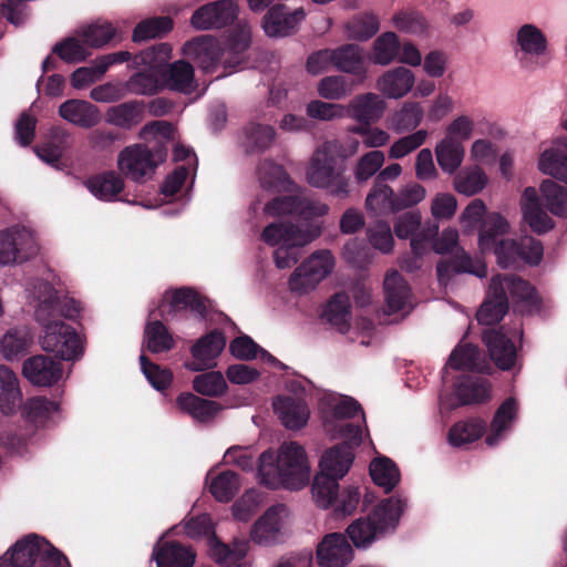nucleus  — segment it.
<instances>
[{"instance_id": "bf43d9fd", "label": "nucleus", "mask_w": 567, "mask_h": 567, "mask_svg": "<svg viewBox=\"0 0 567 567\" xmlns=\"http://www.w3.org/2000/svg\"><path fill=\"white\" fill-rule=\"evenodd\" d=\"M144 114V104L142 102H126L112 106L106 112L109 123L130 128L138 124Z\"/></svg>"}, {"instance_id": "bb28decb", "label": "nucleus", "mask_w": 567, "mask_h": 567, "mask_svg": "<svg viewBox=\"0 0 567 567\" xmlns=\"http://www.w3.org/2000/svg\"><path fill=\"white\" fill-rule=\"evenodd\" d=\"M237 16V7L231 0H219L196 10L192 25L198 30L220 28L231 22Z\"/></svg>"}, {"instance_id": "f03ea898", "label": "nucleus", "mask_w": 567, "mask_h": 567, "mask_svg": "<svg viewBox=\"0 0 567 567\" xmlns=\"http://www.w3.org/2000/svg\"><path fill=\"white\" fill-rule=\"evenodd\" d=\"M317 413L324 434L330 440L344 441V444L332 446L322 453L318 473L342 480L354 461L351 446L359 445L363 440L362 427L351 422L357 415L364 421L361 405L351 396L323 391L318 396Z\"/></svg>"}, {"instance_id": "423d86ee", "label": "nucleus", "mask_w": 567, "mask_h": 567, "mask_svg": "<svg viewBox=\"0 0 567 567\" xmlns=\"http://www.w3.org/2000/svg\"><path fill=\"white\" fill-rule=\"evenodd\" d=\"M520 303L527 310L538 307L539 296L528 282L512 275H497L491 280L485 302L477 311V320L483 324L498 322L507 311L508 301Z\"/></svg>"}, {"instance_id": "69168bd1", "label": "nucleus", "mask_w": 567, "mask_h": 567, "mask_svg": "<svg viewBox=\"0 0 567 567\" xmlns=\"http://www.w3.org/2000/svg\"><path fill=\"white\" fill-rule=\"evenodd\" d=\"M353 91V85L342 75H328L317 84L319 96L324 100L338 101L347 97Z\"/></svg>"}, {"instance_id": "e2e57ef3", "label": "nucleus", "mask_w": 567, "mask_h": 567, "mask_svg": "<svg viewBox=\"0 0 567 567\" xmlns=\"http://www.w3.org/2000/svg\"><path fill=\"white\" fill-rule=\"evenodd\" d=\"M379 29V18L369 12L354 16L346 24L348 37L358 41H367L371 39Z\"/></svg>"}, {"instance_id": "20e7f679", "label": "nucleus", "mask_w": 567, "mask_h": 567, "mask_svg": "<svg viewBox=\"0 0 567 567\" xmlns=\"http://www.w3.org/2000/svg\"><path fill=\"white\" fill-rule=\"evenodd\" d=\"M508 220L499 213H491L483 220L478 234V247L482 254L493 252L499 266L506 268L523 260L537 265L543 258V246L533 237H524L519 243L502 239L509 231Z\"/></svg>"}, {"instance_id": "8fccbe9b", "label": "nucleus", "mask_w": 567, "mask_h": 567, "mask_svg": "<svg viewBox=\"0 0 567 567\" xmlns=\"http://www.w3.org/2000/svg\"><path fill=\"white\" fill-rule=\"evenodd\" d=\"M172 58V48L167 43H161L136 55L132 62V68H144L155 74L163 75V66Z\"/></svg>"}, {"instance_id": "6e6d98bb", "label": "nucleus", "mask_w": 567, "mask_h": 567, "mask_svg": "<svg viewBox=\"0 0 567 567\" xmlns=\"http://www.w3.org/2000/svg\"><path fill=\"white\" fill-rule=\"evenodd\" d=\"M339 480L317 473L311 484L313 503L322 509L331 508L339 492Z\"/></svg>"}, {"instance_id": "603ef678", "label": "nucleus", "mask_w": 567, "mask_h": 567, "mask_svg": "<svg viewBox=\"0 0 567 567\" xmlns=\"http://www.w3.org/2000/svg\"><path fill=\"white\" fill-rule=\"evenodd\" d=\"M176 406L198 421H207L219 411L217 403L198 398L189 392L181 393L177 396Z\"/></svg>"}, {"instance_id": "473e14b6", "label": "nucleus", "mask_w": 567, "mask_h": 567, "mask_svg": "<svg viewBox=\"0 0 567 567\" xmlns=\"http://www.w3.org/2000/svg\"><path fill=\"white\" fill-rule=\"evenodd\" d=\"M152 558L156 561V567H193L196 554L178 543L158 542L154 546Z\"/></svg>"}, {"instance_id": "e433bc0d", "label": "nucleus", "mask_w": 567, "mask_h": 567, "mask_svg": "<svg viewBox=\"0 0 567 567\" xmlns=\"http://www.w3.org/2000/svg\"><path fill=\"white\" fill-rule=\"evenodd\" d=\"M22 403L17 374L10 368L0 365V412L3 415H13Z\"/></svg>"}, {"instance_id": "4be33fe9", "label": "nucleus", "mask_w": 567, "mask_h": 567, "mask_svg": "<svg viewBox=\"0 0 567 567\" xmlns=\"http://www.w3.org/2000/svg\"><path fill=\"white\" fill-rule=\"evenodd\" d=\"M352 559V546L343 534H328L317 546V560L321 567H344Z\"/></svg>"}, {"instance_id": "2f4dec72", "label": "nucleus", "mask_w": 567, "mask_h": 567, "mask_svg": "<svg viewBox=\"0 0 567 567\" xmlns=\"http://www.w3.org/2000/svg\"><path fill=\"white\" fill-rule=\"evenodd\" d=\"M205 483L212 496L220 503L231 501L241 487L238 474L233 471H218L217 467L207 472Z\"/></svg>"}, {"instance_id": "ddd939ff", "label": "nucleus", "mask_w": 567, "mask_h": 567, "mask_svg": "<svg viewBox=\"0 0 567 567\" xmlns=\"http://www.w3.org/2000/svg\"><path fill=\"white\" fill-rule=\"evenodd\" d=\"M336 259L330 250L321 249L312 252L290 275L288 288L290 292L303 296L317 288L334 269Z\"/></svg>"}, {"instance_id": "3c124183", "label": "nucleus", "mask_w": 567, "mask_h": 567, "mask_svg": "<svg viewBox=\"0 0 567 567\" xmlns=\"http://www.w3.org/2000/svg\"><path fill=\"white\" fill-rule=\"evenodd\" d=\"M144 331V344L153 353H159L171 350L174 347L173 336L169 333L165 324L157 320L152 311Z\"/></svg>"}, {"instance_id": "7ed1b4c3", "label": "nucleus", "mask_w": 567, "mask_h": 567, "mask_svg": "<svg viewBox=\"0 0 567 567\" xmlns=\"http://www.w3.org/2000/svg\"><path fill=\"white\" fill-rule=\"evenodd\" d=\"M311 463L305 446L286 441L262 452L257 461L256 480L269 489L298 492L308 486Z\"/></svg>"}, {"instance_id": "dca6fc26", "label": "nucleus", "mask_w": 567, "mask_h": 567, "mask_svg": "<svg viewBox=\"0 0 567 567\" xmlns=\"http://www.w3.org/2000/svg\"><path fill=\"white\" fill-rule=\"evenodd\" d=\"M292 393L278 394L272 400V410L280 424L289 431L303 429L310 419V409L303 398V389L291 383Z\"/></svg>"}, {"instance_id": "a18cd8bd", "label": "nucleus", "mask_w": 567, "mask_h": 567, "mask_svg": "<svg viewBox=\"0 0 567 567\" xmlns=\"http://www.w3.org/2000/svg\"><path fill=\"white\" fill-rule=\"evenodd\" d=\"M334 68L341 72L362 75L365 78V68L363 63L362 48L357 44H346L338 49H332Z\"/></svg>"}, {"instance_id": "864d4df0", "label": "nucleus", "mask_w": 567, "mask_h": 567, "mask_svg": "<svg viewBox=\"0 0 567 567\" xmlns=\"http://www.w3.org/2000/svg\"><path fill=\"white\" fill-rule=\"evenodd\" d=\"M423 109L417 102H405L400 110L394 112L389 120L390 128L398 133H404L416 128L423 120Z\"/></svg>"}, {"instance_id": "9d476101", "label": "nucleus", "mask_w": 567, "mask_h": 567, "mask_svg": "<svg viewBox=\"0 0 567 567\" xmlns=\"http://www.w3.org/2000/svg\"><path fill=\"white\" fill-rule=\"evenodd\" d=\"M432 248L436 254H453V260H441L436 266L439 281L446 285L453 272H467L483 278L487 275L486 265L481 259H472L471 256L458 247V231L456 228L443 229L434 239Z\"/></svg>"}, {"instance_id": "cd10ccee", "label": "nucleus", "mask_w": 567, "mask_h": 567, "mask_svg": "<svg viewBox=\"0 0 567 567\" xmlns=\"http://www.w3.org/2000/svg\"><path fill=\"white\" fill-rule=\"evenodd\" d=\"M502 330L489 329L484 331L483 340L487 347L491 359L502 370H511L517 361V350L512 338Z\"/></svg>"}, {"instance_id": "13d9d810", "label": "nucleus", "mask_w": 567, "mask_h": 567, "mask_svg": "<svg viewBox=\"0 0 567 567\" xmlns=\"http://www.w3.org/2000/svg\"><path fill=\"white\" fill-rule=\"evenodd\" d=\"M395 204L396 194L389 185L382 183L374 184L365 199L367 209L374 215L398 212Z\"/></svg>"}, {"instance_id": "0e129e2a", "label": "nucleus", "mask_w": 567, "mask_h": 567, "mask_svg": "<svg viewBox=\"0 0 567 567\" xmlns=\"http://www.w3.org/2000/svg\"><path fill=\"white\" fill-rule=\"evenodd\" d=\"M53 51L68 63L84 61L91 54L83 38L79 35V30L74 37L66 38L60 43H56Z\"/></svg>"}, {"instance_id": "39448f33", "label": "nucleus", "mask_w": 567, "mask_h": 567, "mask_svg": "<svg viewBox=\"0 0 567 567\" xmlns=\"http://www.w3.org/2000/svg\"><path fill=\"white\" fill-rule=\"evenodd\" d=\"M322 233L318 224H300L290 220H274L267 224L260 240L272 247L274 262L279 269H287L297 264L301 249L312 243Z\"/></svg>"}, {"instance_id": "c756f323", "label": "nucleus", "mask_w": 567, "mask_h": 567, "mask_svg": "<svg viewBox=\"0 0 567 567\" xmlns=\"http://www.w3.org/2000/svg\"><path fill=\"white\" fill-rule=\"evenodd\" d=\"M347 116L360 124L378 122L386 110L385 100L375 93H363L354 96L348 105Z\"/></svg>"}, {"instance_id": "c9c22d12", "label": "nucleus", "mask_w": 567, "mask_h": 567, "mask_svg": "<svg viewBox=\"0 0 567 567\" xmlns=\"http://www.w3.org/2000/svg\"><path fill=\"white\" fill-rule=\"evenodd\" d=\"M277 132L268 124L249 123L244 127L240 136V146L247 154L267 151L276 141Z\"/></svg>"}, {"instance_id": "0eeeda50", "label": "nucleus", "mask_w": 567, "mask_h": 567, "mask_svg": "<svg viewBox=\"0 0 567 567\" xmlns=\"http://www.w3.org/2000/svg\"><path fill=\"white\" fill-rule=\"evenodd\" d=\"M540 196L535 187H526L519 200L523 220L533 231L543 234L554 227L548 212L561 216L567 212V192L553 179H544L539 186Z\"/></svg>"}, {"instance_id": "412c9836", "label": "nucleus", "mask_w": 567, "mask_h": 567, "mask_svg": "<svg viewBox=\"0 0 567 567\" xmlns=\"http://www.w3.org/2000/svg\"><path fill=\"white\" fill-rule=\"evenodd\" d=\"M225 344L226 340L221 332L214 330L205 334L192 347L193 361L185 363V368L193 372L214 368Z\"/></svg>"}, {"instance_id": "9b49d317", "label": "nucleus", "mask_w": 567, "mask_h": 567, "mask_svg": "<svg viewBox=\"0 0 567 567\" xmlns=\"http://www.w3.org/2000/svg\"><path fill=\"white\" fill-rule=\"evenodd\" d=\"M338 141H328L316 148L306 168V181L316 188L330 189L332 195L346 197L347 181L336 171Z\"/></svg>"}, {"instance_id": "338daca9", "label": "nucleus", "mask_w": 567, "mask_h": 567, "mask_svg": "<svg viewBox=\"0 0 567 567\" xmlns=\"http://www.w3.org/2000/svg\"><path fill=\"white\" fill-rule=\"evenodd\" d=\"M193 389L202 395L220 396L226 393L228 385L221 372L209 371L194 378Z\"/></svg>"}, {"instance_id": "f704fd0d", "label": "nucleus", "mask_w": 567, "mask_h": 567, "mask_svg": "<svg viewBox=\"0 0 567 567\" xmlns=\"http://www.w3.org/2000/svg\"><path fill=\"white\" fill-rule=\"evenodd\" d=\"M369 474L372 482L384 493L392 492L401 482V472L396 463L382 454L371 460Z\"/></svg>"}, {"instance_id": "c85d7f7f", "label": "nucleus", "mask_w": 567, "mask_h": 567, "mask_svg": "<svg viewBox=\"0 0 567 567\" xmlns=\"http://www.w3.org/2000/svg\"><path fill=\"white\" fill-rule=\"evenodd\" d=\"M305 17L302 9L289 11L282 6L274 7L265 16L262 28L269 37H287L297 30Z\"/></svg>"}, {"instance_id": "774afa93", "label": "nucleus", "mask_w": 567, "mask_h": 567, "mask_svg": "<svg viewBox=\"0 0 567 567\" xmlns=\"http://www.w3.org/2000/svg\"><path fill=\"white\" fill-rule=\"evenodd\" d=\"M116 34L115 28L109 22L93 23L79 29V35L91 48L107 44Z\"/></svg>"}, {"instance_id": "1a4fd4ad", "label": "nucleus", "mask_w": 567, "mask_h": 567, "mask_svg": "<svg viewBox=\"0 0 567 567\" xmlns=\"http://www.w3.org/2000/svg\"><path fill=\"white\" fill-rule=\"evenodd\" d=\"M70 567L66 557L45 538L29 534L0 557V567Z\"/></svg>"}, {"instance_id": "680f3d73", "label": "nucleus", "mask_w": 567, "mask_h": 567, "mask_svg": "<svg viewBox=\"0 0 567 567\" xmlns=\"http://www.w3.org/2000/svg\"><path fill=\"white\" fill-rule=\"evenodd\" d=\"M391 22L400 32L414 37H426L429 34V23L419 12L413 10H402L396 12Z\"/></svg>"}, {"instance_id": "79ce46f5", "label": "nucleus", "mask_w": 567, "mask_h": 567, "mask_svg": "<svg viewBox=\"0 0 567 567\" xmlns=\"http://www.w3.org/2000/svg\"><path fill=\"white\" fill-rule=\"evenodd\" d=\"M85 186L97 199L113 202L118 199V195L124 188V181L115 172H106L89 178Z\"/></svg>"}, {"instance_id": "f257e3e1", "label": "nucleus", "mask_w": 567, "mask_h": 567, "mask_svg": "<svg viewBox=\"0 0 567 567\" xmlns=\"http://www.w3.org/2000/svg\"><path fill=\"white\" fill-rule=\"evenodd\" d=\"M28 291L34 319L41 327L39 344L42 350L64 361H79L84 354V339L61 318H75L81 311L80 303L62 297L59 289L42 280L34 282Z\"/></svg>"}, {"instance_id": "a19ab883", "label": "nucleus", "mask_w": 567, "mask_h": 567, "mask_svg": "<svg viewBox=\"0 0 567 567\" xmlns=\"http://www.w3.org/2000/svg\"><path fill=\"white\" fill-rule=\"evenodd\" d=\"M162 79L166 87L184 94H189L197 87L193 66L182 60L172 63L163 73Z\"/></svg>"}, {"instance_id": "5fc2aeb1", "label": "nucleus", "mask_w": 567, "mask_h": 567, "mask_svg": "<svg viewBox=\"0 0 567 567\" xmlns=\"http://www.w3.org/2000/svg\"><path fill=\"white\" fill-rule=\"evenodd\" d=\"M456 395L462 404L483 402L491 398V385L483 378L466 375L457 384Z\"/></svg>"}, {"instance_id": "ea45409f", "label": "nucleus", "mask_w": 567, "mask_h": 567, "mask_svg": "<svg viewBox=\"0 0 567 567\" xmlns=\"http://www.w3.org/2000/svg\"><path fill=\"white\" fill-rule=\"evenodd\" d=\"M260 186L270 192H293L295 186L281 165L270 159L262 161L257 168Z\"/></svg>"}, {"instance_id": "052dcab7", "label": "nucleus", "mask_w": 567, "mask_h": 567, "mask_svg": "<svg viewBox=\"0 0 567 567\" xmlns=\"http://www.w3.org/2000/svg\"><path fill=\"white\" fill-rule=\"evenodd\" d=\"M485 432V423L481 420L463 421L454 424L449 432V443L455 447H463Z\"/></svg>"}, {"instance_id": "72a5a7b5", "label": "nucleus", "mask_w": 567, "mask_h": 567, "mask_svg": "<svg viewBox=\"0 0 567 567\" xmlns=\"http://www.w3.org/2000/svg\"><path fill=\"white\" fill-rule=\"evenodd\" d=\"M60 116L81 127H92L101 121L99 109L92 103L83 100H68L60 105Z\"/></svg>"}, {"instance_id": "393cba45", "label": "nucleus", "mask_w": 567, "mask_h": 567, "mask_svg": "<svg viewBox=\"0 0 567 567\" xmlns=\"http://www.w3.org/2000/svg\"><path fill=\"white\" fill-rule=\"evenodd\" d=\"M383 287L389 313L405 316L412 310V292L402 275L396 270L389 271L384 278Z\"/></svg>"}, {"instance_id": "6ab92c4d", "label": "nucleus", "mask_w": 567, "mask_h": 567, "mask_svg": "<svg viewBox=\"0 0 567 567\" xmlns=\"http://www.w3.org/2000/svg\"><path fill=\"white\" fill-rule=\"evenodd\" d=\"M540 173L567 183V137L544 142L537 158Z\"/></svg>"}, {"instance_id": "de8ad7c7", "label": "nucleus", "mask_w": 567, "mask_h": 567, "mask_svg": "<svg viewBox=\"0 0 567 567\" xmlns=\"http://www.w3.org/2000/svg\"><path fill=\"white\" fill-rule=\"evenodd\" d=\"M31 343L32 336L27 328L9 329L0 339V353L6 360L12 361L22 355Z\"/></svg>"}, {"instance_id": "6e6552de", "label": "nucleus", "mask_w": 567, "mask_h": 567, "mask_svg": "<svg viewBox=\"0 0 567 567\" xmlns=\"http://www.w3.org/2000/svg\"><path fill=\"white\" fill-rule=\"evenodd\" d=\"M249 41L250 31L247 27L240 28L238 33L228 40L227 47L223 50L224 62L227 66L235 68L241 62L239 55L248 48ZM183 54L195 61L205 72H210L219 61L221 50L214 38L202 35L186 42L183 47Z\"/></svg>"}, {"instance_id": "4c0bfd02", "label": "nucleus", "mask_w": 567, "mask_h": 567, "mask_svg": "<svg viewBox=\"0 0 567 567\" xmlns=\"http://www.w3.org/2000/svg\"><path fill=\"white\" fill-rule=\"evenodd\" d=\"M208 543L209 555L218 564L226 567H235L246 557L249 550V542L235 539L231 546L223 544L216 536H210Z\"/></svg>"}, {"instance_id": "4d7b16f0", "label": "nucleus", "mask_w": 567, "mask_h": 567, "mask_svg": "<svg viewBox=\"0 0 567 567\" xmlns=\"http://www.w3.org/2000/svg\"><path fill=\"white\" fill-rule=\"evenodd\" d=\"M323 317L341 333L350 328V299L344 293H337L327 303Z\"/></svg>"}, {"instance_id": "49530a36", "label": "nucleus", "mask_w": 567, "mask_h": 567, "mask_svg": "<svg viewBox=\"0 0 567 567\" xmlns=\"http://www.w3.org/2000/svg\"><path fill=\"white\" fill-rule=\"evenodd\" d=\"M346 535L357 549H368L383 538L368 515L354 519L347 527Z\"/></svg>"}, {"instance_id": "2eb2a0df", "label": "nucleus", "mask_w": 567, "mask_h": 567, "mask_svg": "<svg viewBox=\"0 0 567 567\" xmlns=\"http://www.w3.org/2000/svg\"><path fill=\"white\" fill-rule=\"evenodd\" d=\"M205 312L203 298L190 288L167 290L158 307V316L166 321L202 320Z\"/></svg>"}, {"instance_id": "f3484780", "label": "nucleus", "mask_w": 567, "mask_h": 567, "mask_svg": "<svg viewBox=\"0 0 567 567\" xmlns=\"http://www.w3.org/2000/svg\"><path fill=\"white\" fill-rule=\"evenodd\" d=\"M163 159L161 153H153L144 145L134 144L120 152L117 168L132 181L141 182L151 177Z\"/></svg>"}, {"instance_id": "aec40b11", "label": "nucleus", "mask_w": 567, "mask_h": 567, "mask_svg": "<svg viewBox=\"0 0 567 567\" xmlns=\"http://www.w3.org/2000/svg\"><path fill=\"white\" fill-rule=\"evenodd\" d=\"M519 410L520 404L516 396H508L499 404L486 432L487 446L495 447L508 436L518 420Z\"/></svg>"}, {"instance_id": "a878e982", "label": "nucleus", "mask_w": 567, "mask_h": 567, "mask_svg": "<svg viewBox=\"0 0 567 567\" xmlns=\"http://www.w3.org/2000/svg\"><path fill=\"white\" fill-rule=\"evenodd\" d=\"M405 506L402 497L391 496L379 502L368 514L383 538L396 530Z\"/></svg>"}, {"instance_id": "37998d69", "label": "nucleus", "mask_w": 567, "mask_h": 567, "mask_svg": "<svg viewBox=\"0 0 567 567\" xmlns=\"http://www.w3.org/2000/svg\"><path fill=\"white\" fill-rule=\"evenodd\" d=\"M488 184V176L480 165L464 167L455 173L453 188L462 195L473 196L481 193Z\"/></svg>"}, {"instance_id": "7c9ffc66", "label": "nucleus", "mask_w": 567, "mask_h": 567, "mask_svg": "<svg viewBox=\"0 0 567 567\" xmlns=\"http://www.w3.org/2000/svg\"><path fill=\"white\" fill-rule=\"evenodd\" d=\"M422 217L417 212L400 215L394 221V233L401 239L410 238L411 249L415 256L422 254L423 244L429 239L430 231L422 228Z\"/></svg>"}, {"instance_id": "5701e85b", "label": "nucleus", "mask_w": 567, "mask_h": 567, "mask_svg": "<svg viewBox=\"0 0 567 567\" xmlns=\"http://www.w3.org/2000/svg\"><path fill=\"white\" fill-rule=\"evenodd\" d=\"M22 373L31 384L47 388L62 380L63 368L59 361L37 354L23 362Z\"/></svg>"}, {"instance_id": "09e8293b", "label": "nucleus", "mask_w": 567, "mask_h": 567, "mask_svg": "<svg viewBox=\"0 0 567 567\" xmlns=\"http://www.w3.org/2000/svg\"><path fill=\"white\" fill-rule=\"evenodd\" d=\"M516 43L522 52L532 56H543L547 52V39L535 24H523L516 33Z\"/></svg>"}, {"instance_id": "a211bd4d", "label": "nucleus", "mask_w": 567, "mask_h": 567, "mask_svg": "<svg viewBox=\"0 0 567 567\" xmlns=\"http://www.w3.org/2000/svg\"><path fill=\"white\" fill-rule=\"evenodd\" d=\"M20 415L29 427L40 430L56 425L61 420L62 411L59 402L39 395L23 401Z\"/></svg>"}, {"instance_id": "58836bf2", "label": "nucleus", "mask_w": 567, "mask_h": 567, "mask_svg": "<svg viewBox=\"0 0 567 567\" xmlns=\"http://www.w3.org/2000/svg\"><path fill=\"white\" fill-rule=\"evenodd\" d=\"M436 162L443 173L453 175L462 166L465 158L463 143L443 136L434 148Z\"/></svg>"}, {"instance_id": "c03bdc74", "label": "nucleus", "mask_w": 567, "mask_h": 567, "mask_svg": "<svg viewBox=\"0 0 567 567\" xmlns=\"http://www.w3.org/2000/svg\"><path fill=\"white\" fill-rule=\"evenodd\" d=\"M400 39L393 31L381 33L373 41L369 59L373 64L386 66L398 59Z\"/></svg>"}, {"instance_id": "f8f14e48", "label": "nucleus", "mask_w": 567, "mask_h": 567, "mask_svg": "<svg viewBox=\"0 0 567 567\" xmlns=\"http://www.w3.org/2000/svg\"><path fill=\"white\" fill-rule=\"evenodd\" d=\"M293 514L285 504L268 507L251 525L249 539L256 545L270 547L282 543L291 532Z\"/></svg>"}, {"instance_id": "b1692460", "label": "nucleus", "mask_w": 567, "mask_h": 567, "mask_svg": "<svg viewBox=\"0 0 567 567\" xmlns=\"http://www.w3.org/2000/svg\"><path fill=\"white\" fill-rule=\"evenodd\" d=\"M415 85L414 72L399 65L383 72L375 82L377 90L383 99L399 100L408 95Z\"/></svg>"}, {"instance_id": "4468645a", "label": "nucleus", "mask_w": 567, "mask_h": 567, "mask_svg": "<svg viewBox=\"0 0 567 567\" xmlns=\"http://www.w3.org/2000/svg\"><path fill=\"white\" fill-rule=\"evenodd\" d=\"M40 252L35 233L25 226L0 230V266L22 265Z\"/></svg>"}]
</instances>
